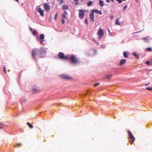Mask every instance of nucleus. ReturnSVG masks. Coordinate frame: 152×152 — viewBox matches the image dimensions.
<instances>
[{
    "label": "nucleus",
    "instance_id": "603ef678",
    "mask_svg": "<svg viewBox=\"0 0 152 152\" xmlns=\"http://www.w3.org/2000/svg\"><path fill=\"white\" fill-rule=\"evenodd\" d=\"M94 53L95 54H96V51L95 50H94Z\"/></svg>",
    "mask_w": 152,
    "mask_h": 152
},
{
    "label": "nucleus",
    "instance_id": "a878e982",
    "mask_svg": "<svg viewBox=\"0 0 152 152\" xmlns=\"http://www.w3.org/2000/svg\"><path fill=\"white\" fill-rule=\"evenodd\" d=\"M98 10L97 9H93L91 10V13H93V14H94V13H97Z\"/></svg>",
    "mask_w": 152,
    "mask_h": 152
},
{
    "label": "nucleus",
    "instance_id": "49530a36",
    "mask_svg": "<svg viewBox=\"0 0 152 152\" xmlns=\"http://www.w3.org/2000/svg\"><path fill=\"white\" fill-rule=\"evenodd\" d=\"M107 3H109L110 2V0H106Z\"/></svg>",
    "mask_w": 152,
    "mask_h": 152
},
{
    "label": "nucleus",
    "instance_id": "3c124183",
    "mask_svg": "<svg viewBox=\"0 0 152 152\" xmlns=\"http://www.w3.org/2000/svg\"><path fill=\"white\" fill-rule=\"evenodd\" d=\"M108 32H109V34H110V30L108 29Z\"/></svg>",
    "mask_w": 152,
    "mask_h": 152
},
{
    "label": "nucleus",
    "instance_id": "c9c22d12",
    "mask_svg": "<svg viewBox=\"0 0 152 152\" xmlns=\"http://www.w3.org/2000/svg\"><path fill=\"white\" fill-rule=\"evenodd\" d=\"M66 15H65V14H62V17L63 18H66Z\"/></svg>",
    "mask_w": 152,
    "mask_h": 152
},
{
    "label": "nucleus",
    "instance_id": "13d9d810",
    "mask_svg": "<svg viewBox=\"0 0 152 152\" xmlns=\"http://www.w3.org/2000/svg\"><path fill=\"white\" fill-rule=\"evenodd\" d=\"M136 0V1L137 2H138V0Z\"/></svg>",
    "mask_w": 152,
    "mask_h": 152
},
{
    "label": "nucleus",
    "instance_id": "b1692460",
    "mask_svg": "<svg viewBox=\"0 0 152 152\" xmlns=\"http://www.w3.org/2000/svg\"><path fill=\"white\" fill-rule=\"evenodd\" d=\"M91 92V91L90 90H88L86 92V94H83V96H86V95L87 94H90V92Z\"/></svg>",
    "mask_w": 152,
    "mask_h": 152
},
{
    "label": "nucleus",
    "instance_id": "f03ea898",
    "mask_svg": "<svg viewBox=\"0 0 152 152\" xmlns=\"http://www.w3.org/2000/svg\"><path fill=\"white\" fill-rule=\"evenodd\" d=\"M45 35L44 34H41L39 36H36V39L38 41H39L40 43L42 45H44L45 43L44 42L45 41L44 39Z\"/></svg>",
    "mask_w": 152,
    "mask_h": 152
},
{
    "label": "nucleus",
    "instance_id": "4be33fe9",
    "mask_svg": "<svg viewBox=\"0 0 152 152\" xmlns=\"http://www.w3.org/2000/svg\"><path fill=\"white\" fill-rule=\"evenodd\" d=\"M31 32L32 34L34 36H36L37 34V32L35 29L34 30Z\"/></svg>",
    "mask_w": 152,
    "mask_h": 152
},
{
    "label": "nucleus",
    "instance_id": "473e14b6",
    "mask_svg": "<svg viewBox=\"0 0 152 152\" xmlns=\"http://www.w3.org/2000/svg\"><path fill=\"white\" fill-rule=\"evenodd\" d=\"M85 23L87 25L88 24V20H87V18H86L85 20Z\"/></svg>",
    "mask_w": 152,
    "mask_h": 152
},
{
    "label": "nucleus",
    "instance_id": "72a5a7b5",
    "mask_svg": "<svg viewBox=\"0 0 152 152\" xmlns=\"http://www.w3.org/2000/svg\"><path fill=\"white\" fill-rule=\"evenodd\" d=\"M57 15H58V14L57 13H56L55 15V16L54 17V19L55 20H56L57 18Z\"/></svg>",
    "mask_w": 152,
    "mask_h": 152
},
{
    "label": "nucleus",
    "instance_id": "09e8293b",
    "mask_svg": "<svg viewBox=\"0 0 152 152\" xmlns=\"http://www.w3.org/2000/svg\"><path fill=\"white\" fill-rule=\"evenodd\" d=\"M149 84V83H147V84H145V86H147Z\"/></svg>",
    "mask_w": 152,
    "mask_h": 152
},
{
    "label": "nucleus",
    "instance_id": "8fccbe9b",
    "mask_svg": "<svg viewBox=\"0 0 152 152\" xmlns=\"http://www.w3.org/2000/svg\"><path fill=\"white\" fill-rule=\"evenodd\" d=\"M101 48H104V45H102L101 46Z\"/></svg>",
    "mask_w": 152,
    "mask_h": 152
},
{
    "label": "nucleus",
    "instance_id": "58836bf2",
    "mask_svg": "<svg viewBox=\"0 0 152 152\" xmlns=\"http://www.w3.org/2000/svg\"><path fill=\"white\" fill-rule=\"evenodd\" d=\"M119 4H120L122 2V0H116Z\"/></svg>",
    "mask_w": 152,
    "mask_h": 152
},
{
    "label": "nucleus",
    "instance_id": "f8f14e48",
    "mask_svg": "<svg viewBox=\"0 0 152 152\" xmlns=\"http://www.w3.org/2000/svg\"><path fill=\"white\" fill-rule=\"evenodd\" d=\"M90 19L93 22H94L95 21L94 20V14L93 13H91L90 14Z\"/></svg>",
    "mask_w": 152,
    "mask_h": 152
},
{
    "label": "nucleus",
    "instance_id": "4d7b16f0",
    "mask_svg": "<svg viewBox=\"0 0 152 152\" xmlns=\"http://www.w3.org/2000/svg\"><path fill=\"white\" fill-rule=\"evenodd\" d=\"M111 1L112 2H113L114 1V0H111Z\"/></svg>",
    "mask_w": 152,
    "mask_h": 152
},
{
    "label": "nucleus",
    "instance_id": "680f3d73",
    "mask_svg": "<svg viewBox=\"0 0 152 152\" xmlns=\"http://www.w3.org/2000/svg\"><path fill=\"white\" fill-rule=\"evenodd\" d=\"M151 1H152V0H150Z\"/></svg>",
    "mask_w": 152,
    "mask_h": 152
},
{
    "label": "nucleus",
    "instance_id": "79ce46f5",
    "mask_svg": "<svg viewBox=\"0 0 152 152\" xmlns=\"http://www.w3.org/2000/svg\"><path fill=\"white\" fill-rule=\"evenodd\" d=\"M29 29H30V31L32 32L33 30V29L31 28V27H30L29 28Z\"/></svg>",
    "mask_w": 152,
    "mask_h": 152
},
{
    "label": "nucleus",
    "instance_id": "a19ab883",
    "mask_svg": "<svg viewBox=\"0 0 152 152\" xmlns=\"http://www.w3.org/2000/svg\"><path fill=\"white\" fill-rule=\"evenodd\" d=\"M64 14H65V15H68V13L66 11H64Z\"/></svg>",
    "mask_w": 152,
    "mask_h": 152
},
{
    "label": "nucleus",
    "instance_id": "bf43d9fd",
    "mask_svg": "<svg viewBox=\"0 0 152 152\" xmlns=\"http://www.w3.org/2000/svg\"><path fill=\"white\" fill-rule=\"evenodd\" d=\"M122 1H126V0H122Z\"/></svg>",
    "mask_w": 152,
    "mask_h": 152
},
{
    "label": "nucleus",
    "instance_id": "e433bc0d",
    "mask_svg": "<svg viewBox=\"0 0 152 152\" xmlns=\"http://www.w3.org/2000/svg\"><path fill=\"white\" fill-rule=\"evenodd\" d=\"M99 84V83H96L95 84L94 86V87H95L97 86Z\"/></svg>",
    "mask_w": 152,
    "mask_h": 152
},
{
    "label": "nucleus",
    "instance_id": "bb28decb",
    "mask_svg": "<svg viewBox=\"0 0 152 152\" xmlns=\"http://www.w3.org/2000/svg\"><path fill=\"white\" fill-rule=\"evenodd\" d=\"M27 125L28 126H29V127L30 128H32L33 127V125L31 124L29 122H27Z\"/></svg>",
    "mask_w": 152,
    "mask_h": 152
},
{
    "label": "nucleus",
    "instance_id": "7c9ffc66",
    "mask_svg": "<svg viewBox=\"0 0 152 152\" xmlns=\"http://www.w3.org/2000/svg\"><path fill=\"white\" fill-rule=\"evenodd\" d=\"M75 1V5H78V1L80 0H74Z\"/></svg>",
    "mask_w": 152,
    "mask_h": 152
},
{
    "label": "nucleus",
    "instance_id": "412c9836",
    "mask_svg": "<svg viewBox=\"0 0 152 152\" xmlns=\"http://www.w3.org/2000/svg\"><path fill=\"white\" fill-rule=\"evenodd\" d=\"M112 76V75L111 74L107 75L106 76L105 78L108 79H110Z\"/></svg>",
    "mask_w": 152,
    "mask_h": 152
},
{
    "label": "nucleus",
    "instance_id": "37998d69",
    "mask_svg": "<svg viewBox=\"0 0 152 152\" xmlns=\"http://www.w3.org/2000/svg\"><path fill=\"white\" fill-rule=\"evenodd\" d=\"M114 17V16L113 15H111L110 16V18L111 19H113Z\"/></svg>",
    "mask_w": 152,
    "mask_h": 152
},
{
    "label": "nucleus",
    "instance_id": "ddd939ff",
    "mask_svg": "<svg viewBox=\"0 0 152 152\" xmlns=\"http://www.w3.org/2000/svg\"><path fill=\"white\" fill-rule=\"evenodd\" d=\"M126 59H123L121 60L120 62L119 65L122 66L126 62Z\"/></svg>",
    "mask_w": 152,
    "mask_h": 152
},
{
    "label": "nucleus",
    "instance_id": "052dcab7",
    "mask_svg": "<svg viewBox=\"0 0 152 152\" xmlns=\"http://www.w3.org/2000/svg\"><path fill=\"white\" fill-rule=\"evenodd\" d=\"M84 0H81V1H84Z\"/></svg>",
    "mask_w": 152,
    "mask_h": 152
},
{
    "label": "nucleus",
    "instance_id": "ea45409f",
    "mask_svg": "<svg viewBox=\"0 0 152 152\" xmlns=\"http://www.w3.org/2000/svg\"><path fill=\"white\" fill-rule=\"evenodd\" d=\"M21 145V144L18 143V144H17L15 146H17L19 147V146H20Z\"/></svg>",
    "mask_w": 152,
    "mask_h": 152
},
{
    "label": "nucleus",
    "instance_id": "f3484780",
    "mask_svg": "<svg viewBox=\"0 0 152 152\" xmlns=\"http://www.w3.org/2000/svg\"><path fill=\"white\" fill-rule=\"evenodd\" d=\"M26 101V98L24 97H23L20 100V102L21 104L25 102Z\"/></svg>",
    "mask_w": 152,
    "mask_h": 152
},
{
    "label": "nucleus",
    "instance_id": "cd10ccee",
    "mask_svg": "<svg viewBox=\"0 0 152 152\" xmlns=\"http://www.w3.org/2000/svg\"><path fill=\"white\" fill-rule=\"evenodd\" d=\"M145 64L148 65H150L151 64V61H150L149 60L145 62Z\"/></svg>",
    "mask_w": 152,
    "mask_h": 152
},
{
    "label": "nucleus",
    "instance_id": "c756f323",
    "mask_svg": "<svg viewBox=\"0 0 152 152\" xmlns=\"http://www.w3.org/2000/svg\"><path fill=\"white\" fill-rule=\"evenodd\" d=\"M3 71L5 74H7V72H6V68L5 66H3Z\"/></svg>",
    "mask_w": 152,
    "mask_h": 152
},
{
    "label": "nucleus",
    "instance_id": "de8ad7c7",
    "mask_svg": "<svg viewBox=\"0 0 152 152\" xmlns=\"http://www.w3.org/2000/svg\"><path fill=\"white\" fill-rule=\"evenodd\" d=\"M0 125L2 126L4 125V124L2 123H0Z\"/></svg>",
    "mask_w": 152,
    "mask_h": 152
},
{
    "label": "nucleus",
    "instance_id": "a18cd8bd",
    "mask_svg": "<svg viewBox=\"0 0 152 152\" xmlns=\"http://www.w3.org/2000/svg\"><path fill=\"white\" fill-rule=\"evenodd\" d=\"M63 2V0H61L60 1V4H61Z\"/></svg>",
    "mask_w": 152,
    "mask_h": 152
},
{
    "label": "nucleus",
    "instance_id": "6e6d98bb",
    "mask_svg": "<svg viewBox=\"0 0 152 152\" xmlns=\"http://www.w3.org/2000/svg\"><path fill=\"white\" fill-rule=\"evenodd\" d=\"M2 127L0 126V129H2Z\"/></svg>",
    "mask_w": 152,
    "mask_h": 152
},
{
    "label": "nucleus",
    "instance_id": "6ab92c4d",
    "mask_svg": "<svg viewBox=\"0 0 152 152\" xmlns=\"http://www.w3.org/2000/svg\"><path fill=\"white\" fill-rule=\"evenodd\" d=\"M99 4L101 7H102L104 5V3L102 0H99Z\"/></svg>",
    "mask_w": 152,
    "mask_h": 152
},
{
    "label": "nucleus",
    "instance_id": "aec40b11",
    "mask_svg": "<svg viewBox=\"0 0 152 152\" xmlns=\"http://www.w3.org/2000/svg\"><path fill=\"white\" fill-rule=\"evenodd\" d=\"M93 1H90L87 3V5L88 7L90 6L93 4Z\"/></svg>",
    "mask_w": 152,
    "mask_h": 152
},
{
    "label": "nucleus",
    "instance_id": "9b49d317",
    "mask_svg": "<svg viewBox=\"0 0 152 152\" xmlns=\"http://www.w3.org/2000/svg\"><path fill=\"white\" fill-rule=\"evenodd\" d=\"M61 77L65 79H71V77H69L67 75L64 74H62L61 75Z\"/></svg>",
    "mask_w": 152,
    "mask_h": 152
},
{
    "label": "nucleus",
    "instance_id": "7ed1b4c3",
    "mask_svg": "<svg viewBox=\"0 0 152 152\" xmlns=\"http://www.w3.org/2000/svg\"><path fill=\"white\" fill-rule=\"evenodd\" d=\"M68 59H70V62L72 64H76L77 63L78 60L76 59L74 55H69V57Z\"/></svg>",
    "mask_w": 152,
    "mask_h": 152
},
{
    "label": "nucleus",
    "instance_id": "a211bd4d",
    "mask_svg": "<svg viewBox=\"0 0 152 152\" xmlns=\"http://www.w3.org/2000/svg\"><path fill=\"white\" fill-rule=\"evenodd\" d=\"M152 51V48L151 47H148L145 49V51L151 52Z\"/></svg>",
    "mask_w": 152,
    "mask_h": 152
},
{
    "label": "nucleus",
    "instance_id": "0eeeda50",
    "mask_svg": "<svg viewBox=\"0 0 152 152\" xmlns=\"http://www.w3.org/2000/svg\"><path fill=\"white\" fill-rule=\"evenodd\" d=\"M97 34L99 38H101L104 35L103 30L101 28H99L97 32Z\"/></svg>",
    "mask_w": 152,
    "mask_h": 152
},
{
    "label": "nucleus",
    "instance_id": "4468645a",
    "mask_svg": "<svg viewBox=\"0 0 152 152\" xmlns=\"http://www.w3.org/2000/svg\"><path fill=\"white\" fill-rule=\"evenodd\" d=\"M149 37H145L142 38L141 39L143 40L144 42L148 43L149 41Z\"/></svg>",
    "mask_w": 152,
    "mask_h": 152
},
{
    "label": "nucleus",
    "instance_id": "20e7f679",
    "mask_svg": "<svg viewBox=\"0 0 152 152\" xmlns=\"http://www.w3.org/2000/svg\"><path fill=\"white\" fill-rule=\"evenodd\" d=\"M59 59L63 60H66L69 59V55H65L64 54L61 52H59L58 54Z\"/></svg>",
    "mask_w": 152,
    "mask_h": 152
},
{
    "label": "nucleus",
    "instance_id": "dca6fc26",
    "mask_svg": "<svg viewBox=\"0 0 152 152\" xmlns=\"http://www.w3.org/2000/svg\"><path fill=\"white\" fill-rule=\"evenodd\" d=\"M62 9L64 10H68L69 9V7L67 5L64 4L63 5Z\"/></svg>",
    "mask_w": 152,
    "mask_h": 152
},
{
    "label": "nucleus",
    "instance_id": "c85d7f7f",
    "mask_svg": "<svg viewBox=\"0 0 152 152\" xmlns=\"http://www.w3.org/2000/svg\"><path fill=\"white\" fill-rule=\"evenodd\" d=\"M145 89L149 91H152V87H147Z\"/></svg>",
    "mask_w": 152,
    "mask_h": 152
},
{
    "label": "nucleus",
    "instance_id": "1a4fd4ad",
    "mask_svg": "<svg viewBox=\"0 0 152 152\" xmlns=\"http://www.w3.org/2000/svg\"><path fill=\"white\" fill-rule=\"evenodd\" d=\"M32 90L34 92H39L40 91V90L39 88L37 86H34L32 87Z\"/></svg>",
    "mask_w": 152,
    "mask_h": 152
},
{
    "label": "nucleus",
    "instance_id": "39448f33",
    "mask_svg": "<svg viewBox=\"0 0 152 152\" xmlns=\"http://www.w3.org/2000/svg\"><path fill=\"white\" fill-rule=\"evenodd\" d=\"M128 132L129 136V138L130 140V142L131 144H132L135 140V137L131 131H128Z\"/></svg>",
    "mask_w": 152,
    "mask_h": 152
},
{
    "label": "nucleus",
    "instance_id": "5fc2aeb1",
    "mask_svg": "<svg viewBox=\"0 0 152 152\" xmlns=\"http://www.w3.org/2000/svg\"><path fill=\"white\" fill-rule=\"evenodd\" d=\"M151 64H152V59H151Z\"/></svg>",
    "mask_w": 152,
    "mask_h": 152
},
{
    "label": "nucleus",
    "instance_id": "2eb2a0df",
    "mask_svg": "<svg viewBox=\"0 0 152 152\" xmlns=\"http://www.w3.org/2000/svg\"><path fill=\"white\" fill-rule=\"evenodd\" d=\"M123 55L125 58H128L129 55V53L127 51H125L123 52Z\"/></svg>",
    "mask_w": 152,
    "mask_h": 152
},
{
    "label": "nucleus",
    "instance_id": "423d86ee",
    "mask_svg": "<svg viewBox=\"0 0 152 152\" xmlns=\"http://www.w3.org/2000/svg\"><path fill=\"white\" fill-rule=\"evenodd\" d=\"M86 11V10H83L82 9L79 10V16L80 19H82L84 18L85 15L84 12Z\"/></svg>",
    "mask_w": 152,
    "mask_h": 152
},
{
    "label": "nucleus",
    "instance_id": "f704fd0d",
    "mask_svg": "<svg viewBox=\"0 0 152 152\" xmlns=\"http://www.w3.org/2000/svg\"><path fill=\"white\" fill-rule=\"evenodd\" d=\"M97 13H98L100 15H101L102 14V12L101 10H98Z\"/></svg>",
    "mask_w": 152,
    "mask_h": 152
},
{
    "label": "nucleus",
    "instance_id": "5701e85b",
    "mask_svg": "<svg viewBox=\"0 0 152 152\" xmlns=\"http://www.w3.org/2000/svg\"><path fill=\"white\" fill-rule=\"evenodd\" d=\"M115 24L117 25H121V23L119 22V20L116 19L115 21Z\"/></svg>",
    "mask_w": 152,
    "mask_h": 152
},
{
    "label": "nucleus",
    "instance_id": "6e6552de",
    "mask_svg": "<svg viewBox=\"0 0 152 152\" xmlns=\"http://www.w3.org/2000/svg\"><path fill=\"white\" fill-rule=\"evenodd\" d=\"M37 9L38 12L39 13L40 15L42 16H44V11L39 7H37Z\"/></svg>",
    "mask_w": 152,
    "mask_h": 152
},
{
    "label": "nucleus",
    "instance_id": "f257e3e1",
    "mask_svg": "<svg viewBox=\"0 0 152 152\" xmlns=\"http://www.w3.org/2000/svg\"><path fill=\"white\" fill-rule=\"evenodd\" d=\"M46 48L45 49L43 47H41L39 49L37 48L33 49L32 51V57L33 59L36 61L35 57L37 54L40 58H43L45 57L46 54Z\"/></svg>",
    "mask_w": 152,
    "mask_h": 152
},
{
    "label": "nucleus",
    "instance_id": "c03bdc74",
    "mask_svg": "<svg viewBox=\"0 0 152 152\" xmlns=\"http://www.w3.org/2000/svg\"><path fill=\"white\" fill-rule=\"evenodd\" d=\"M141 31H137V32H135L134 33H140V32H141Z\"/></svg>",
    "mask_w": 152,
    "mask_h": 152
},
{
    "label": "nucleus",
    "instance_id": "2f4dec72",
    "mask_svg": "<svg viewBox=\"0 0 152 152\" xmlns=\"http://www.w3.org/2000/svg\"><path fill=\"white\" fill-rule=\"evenodd\" d=\"M127 7V5H125L123 8L124 11H125Z\"/></svg>",
    "mask_w": 152,
    "mask_h": 152
},
{
    "label": "nucleus",
    "instance_id": "864d4df0",
    "mask_svg": "<svg viewBox=\"0 0 152 152\" xmlns=\"http://www.w3.org/2000/svg\"><path fill=\"white\" fill-rule=\"evenodd\" d=\"M15 1H16L17 2H18V1H19V0H15Z\"/></svg>",
    "mask_w": 152,
    "mask_h": 152
},
{
    "label": "nucleus",
    "instance_id": "9d476101",
    "mask_svg": "<svg viewBox=\"0 0 152 152\" xmlns=\"http://www.w3.org/2000/svg\"><path fill=\"white\" fill-rule=\"evenodd\" d=\"M43 5L46 11L47 12L49 11L50 9V5L47 3H44Z\"/></svg>",
    "mask_w": 152,
    "mask_h": 152
},
{
    "label": "nucleus",
    "instance_id": "4c0bfd02",
    "mask_svg": "<svg viewBox=\"0 0 152 152\" xmlns=\"http://www.w3.org/2000/svg\"><path fill=\"white\" fill-rule=\"evenodd\" d=\"M61 23L63 24H64L65 22L63 18H62L61 20Z\"/></svg>",
    "mask_w": 152,
    "mask_h": 152
},
{
    "label": "nucleus",
    "instance_id": "393cba45",
    "mask_svg": "<svg viewBox=\"0 0 152 152\" xmlns=\"http://www.w3.org/2000/svg\"><path fill=\"white\" fill-rule=\"evenodd\" d=\"M133 55L135 57L137 58H139V56L137 54V53L135 52H133L132 53Z\"/></svg>",
    "mask_w": 152,
    "mask_h": 152
}]
</instances>
